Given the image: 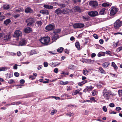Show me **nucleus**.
Returning <instances> with one entry per match:
<instances>
[{
    "mask_svg": "<svg viewBox=\"0 0 122 122\" xmlns=\"http://www.w3.org/2000/svg\"><path fill=\"white\" fill-rule=\"evenodd\" d=\"M6 76L7 78H9L12 77V74L11 73H7L6 74Z\"/></svg>",
    "mask_w": 122,
    "mask_h": 122,
    "instance_id": "29",
    "label": "nucleus"
},
{
    "mask_svg": "<svg viewBox=\"0 0 122 122\" xmlns=\"http://www.w3.org/2000/svg\"><path fill=\"white\" fill-rule=\"evenodd\" d=\"M43 7L47 9H51L53 8V6L51 5H49L45 4L43 5Z\"/></svg>",
    "mask_w": 122,
    "mask_h": 122,
    "instance_id": "17",
    "label": "nucleus"
},
{
    "mask_svg": "<svg viewBox=\"0 0 122 122\" xmlns=\"http://www.w3.org/2000/svg\"><path fill=\"white\" fill-rule=\"evenodd\" d=\"M79 90H75V92H73L72 93V94L73 95H76L77 94H79Z\"/></svg>",
    "mask_w": 122,
    "mask_h": 122,
    "instance_id": "36",
    "label": "nucleus"
},
{
    "mask_svg": "<svg viewBox=\"0 0 122 122\" xmlns=\"http://www.w3.org/2000/svg\"><path fill=\"white\" fill-rule=\"evenodd\" d=\"M59 38V36L57 34H55L53 35L52 37V42L54 41H55L56 40Z\"/></svg>",
    "mask_w": 122,
    "mask_h": 122,
    "instance_id": "11",
    "label": "nucleus"
},
{
    "mask_svg": "<svg viewBox=\"0 0 122 122\" xmlns=\"http://www.w3.org/2000/svg\"><path fill=\"white\" fill-rule=\"evenodd\" d=\"M89 72L87 69H84L83 70V74L85 76L87 75L88 73Z\"/></svg>",
    "mask_w": 122,
    "mask_h": 122,
    "instance_id": "25",
    "label": "nucleus"
},
{
    "mask_svg": "<svg viewBox=\"0 0 122 122\" xmlns=\"http://www.w3.org/2000/svg\"><path fill=\"white\" fill-rule=\"evenodd\" d=\"M29 78V79H30L32 80L34 79H35V77H34V76L32 75H30V76Z\"/></svg>",
    "mask_w": 122,
    "mask_h": 122,
    "instance_id": "51",
    "label": "nucleus"
},
{
    "mask_svg": "<svg viewBox=\"0 0 122 122\" xmlns=\"http://www.w3.org/2000/svg\"><path fill=\"white\" fill-rule=\"evenodd\" d=\"M26 22L28 23L27 24V26L32 25L34 23L35 20L34 18L30 17L27 19Z\"/></svg>",
    "mask_w": 122,
    "mask_h": 122,
    "instance_id": "4",
    "label": "nucleus"
},
{
    "mask_svg": "<svg viewBox=\"0 0 122 122\" xmlns=\"http://www.w3.org/2000/svg\"><path fill=\"white\" fill-rule=\"evenodd\" d=\"M36 24L38 25V27L41 26L42 24V22L40 21H37Z\"/></svg>",
    "mask_w": 122,
    "mask_h": 122,
    "instance_id": "26",
    "label": "nucleus"
},
{
    "mask_svg": "<svg viewBox=\"0 0 122 122\" xmlns=\"http://www.w3.org/2000/svg\"><path fill=\"white\" fill-rule=\"evenodd\" d=\"M107 10L105 8H103L100 11L99 14L101 15H103L106 14Z\"/></svg>",
    "mask_w": 122,
    "mask_h": 122,
    "instance_id": "18",
    "label": "nucleus"
},
{
    "mask_svg": "<svg viewBox=\"0 0 122 122\" xmlns=\"http://www.w3.org/2000/svg\"><path fill=\"white\" fill-rule=\"evenodd\" d=\"M61 31V30L60 29H56L54 31V33H58Z\"/></svg>",
    "mask_w": 122,
    "mask_h": 122,
    "instance_id": "34",
    "label": "nucleus"
},
{
    "mask_svg": "<svg viewBox=\"0 0 122 122\" xmlns=\"http://www.w3.org/2000/svg\"><path fill=\"white\" fill-rule=\"evenodd\" d=\"M21 35V32L19 30H16L15 32L14 36L16 37H18Z\"/></svg>",
    "mask_w": 122,
    "mask_h": 122,
    "instance_id": "8",
    "label": "nucleus"
},
{
    "mask_svg": "<svg viewBox=\"0 0 122 122\" xmlns=\"http://www.w3.org/2000/svg\"><path fill=\"white\" fill-rule=\"evenodd\" d=\"M40 13L43 15H48L49 14L48 11L47 10H41L40 11Z\"/></svg>",
    "mask_w": 122,
    "mask_h": 122,
    "instance_id": "13",
    "label": "nucleus"
},
{
    "mask_svg": "<svg viewBox=\"0 0 122 122\" xmlns=\"http://www.w3.org/2000/svg\"><path fill=\"white\" fill-rule=\"evenodd\" d=\"M51 97L54 98L56 100H59L60 99V98L58 97H56L55 96H51Z\"/></svg>",
    "mask_w": 122,
    "mask_h": 122,
    "instance_id": "49",
    "label": "nucleus"
},
{
    "mask_svg": "<svg viewBox=\"0 0 122 122\" xmlns=\"http://www.w3.org/2000/svg\"><path fill=\"white\" fill-rule=\"evenodd\" d=\"M58 5H60L61 7V8L65 7L66 6L65 4H60V5L58 4Z\"/></svg>",
    "mask_w": 122,
    "mask_h": 122,
    "instance_id": "45",
    "label": "nucleus"
},
{
    "mask_svg": "<svg viewBox=\"0 0 122 122\" xmlns=\"http://www.w3.org/2000/svg\"><path fill=\"white\" fill-rule=\"evenodd\" d=\"M74 28H78V23H76L74 24L73 26Z\"/></svg>",
    "mask_w": 122,
    "mask_h": 122,
    "instance_id": "41",
    "label": "nucleus"
},
{
    "mask_svg": "<svg viewBox=\"0 0 122 122\" xmlns=\"http://www.w3.org/2000/svg\"><path fill=\"white\" fill-rule=\"evenodd\" d=\"M122 50V46L118 47L117 50V51L118 52Z\"/></svg>",
    "mask_w": 122,
    "mask_h": 122,
    "instance_id": "44",
    "label": "nucleus"
},
{
    "mask_svg": "<svg viewBox=\"0 0 122 122\" xmlns=\"http://www.w3.org/2000/svg\"><path fill=\"white\" fill-rule=\"evenodd\" d=\"M73 1L75 3H76L77 2H81V0H73Z\"/></svg>",
    "mask_w": 122,
    "mask_h": 122,
    "instance_id": "63",
    "label": "nucleus"
},
{
    "mask_svg": "<svg viewBox=\"0 0 122 122\" xmlns=\"http://www.w3.org/2000/svg\"><path fill=\"white\" fill-rule=\"evenodd\" d=\"M98 71L99 72H100L102 73H105L102 67L99 68Z\"/></svg>",
    "mask_w": 122,
    "mask_h": 122,
    "instance_id": "27",
    "label": "nucleus"
},
{
    "mask_svg": "<svg viewBox=\"0 0 122 122\" xmlns=\"http://www.w3.org/2000/svg\"><path fill=\"white\" fill-rule=\"evenodd\" d=\"M89 4L92 7L95 8L98 5V3L96 0H91L89 2Z\"/></svg>",
    "mask_w": 122,
    "mask_h": 122,
    "instance_id": "5",
    "label": "nucleus"
},
{
    "mask_svg": "<svg viewBox=\"0 0 122 122\" xmlns=\"http://www.w3.org/2000/svg\"><path fill=\"white\" fill-rule=\"evenodd\" d=\"M14 75L16 77H18L19 75V74L17 72H15L14 73Z\"/></svg>",
    "mask_w": 122,
    "mask_h": 122,
    "instance_id": "52",
    "label": "nucleus"
},
{
    "mask_svg": "<svg viewBox=\"0 0 122 122\" xmlns=\"http://www.w3.org/2000/svg\"><path fill=\"white\" fill-rule=\"evenodd\" d=\"M24 30L25 33H29L32 31V29L30 27H27L24 29Z\"/></svg>",
    "mask_w": 122,
    "mask_h": 122,
    "instance_id": "19",
    "label": "nucleus"
},
{
    "mask_svg": "<svg viewBox=\"0 0 122 122\" xmlns=\"http://www.w3.org/2000/svg\"><path fill=\"white\" fill-rule=\"evenodd\" d=\"M36 53V51L34 50H32L31 51L30 53V55H33Z\"/></svg>",
    "mask_w": 122,
    "mask_h": 122,
    "instance_id": "40",
    "label": "nucleus"
},
{
    "mask_svg": "<svg viewBox=\"0 0 122 122\" xmlns=\"http://www.w3.org/2000/svg\"><path fill=\"white\" fill-rule=\"evenodd\" d=\"M10 7V6L9 5H4V8L6 10L8 9Z\"/></svg>",
    "mask_w": 122,
    "mask_h": 122,
    "instance_id": "38",
    "label": "nucleus"
},
{
    "mask_svg": "<svg viewBox=\"0 0 122 122\" xmlns=\"http://www.w3.org/2000/svg\"><path fill=\"white\" fill-rule=\"evenodd\" d=\"M20 82L21 84H23L24 83L25 81L24 80L21 79L20 81Z\"/></svg>",
    "mask_w": 122,
    "mask_h": 122,
    "instance_id": "57",
    "label": "nucleus"
},
{
    "mask_svg": "<svg viewBox=\"0 0 122 122\" xmlns=\"http://www.w3.org/2000/svg\"><path fill=\"white\" fill-rule=\"evenodd\" d=\"M8 68L6 67H1L0 68L1 71H5L7 70Z\"/></svg>",
    "mask_w": 122,
    "mask_h": 122,
    "instance_id": "33",
    "label": "nucleus"
},
{
    "mask_svg": "<svg viewBox=\"0 0 122 122\" xmlns=\"http://www.w3.org/2000/svg\"><path fill=\"white\" fill-rule=\"evenodd\" d=\"M50 40V38L49 37L46 36L41 39L40 41L42 44L47 45L49 44Z\"/></svg>",
    "mask_w": 122,
    "mask_h": 122,
    "instance_id": "2",
    "label": "nucleus"
},
{
    "mask_svg": "<svg viewBox=\"0 0 122 122\" xmlns=\"http://www.w3.org/2000/svg\"><path fill=\"white\" fill-rule=\"evenodd\" d=\"M122 25V21L119 20H117L114 23V26L116 29L118 28Z\"/></svg>",
    "mask_w": 122,
    "mask_h": 122,
    "instance_id": "3",
    "label": "nucleus"
},
{
    "mask_svg": "<svg viewBox=\"0 0 122 122\" xmlns=\"http://www.w3.org/2000/svg\"><path fill=\"white\" fill-rule=\"evenodd\" d=\"M16 104V102H14L10 104H8V105L9 106H10V105H14Z\"/></svg>",
    "mask_w": 122,
    "mask_h": 122,
    "instance_id": "61",
    "label": "nucleus"
},
{
    "mask_svg": "<svg viewBox=\"0 0 122 122\" xmlns=\"http://www.w3.org/2000/svg\"><path fill=\"white\" fill-rule=\"evenodd\" d=\"M4 16H0V21H2L4 19Z\"/></svg>",
    "mask_w": 122,
    "mask_h": 122,
    "instance_id": "47",
    "label": "nucleus"
},
{
    "mask_svg": "<svg viewBox=\"0 0 122 122\" xmlns=\"http://www.w3.org/2000/svg\"><path fill=\"white\" fill-rule=\"evenodd\" d=\"M63 48L62 47H60L58 48L57 50V51L61 53L62 51Z\"/></svg>",
    "mask_w": 122,
    "mask_h": 122,
    "instance_id": "37",
    "label": "nucleus"
},
{
    "mask_svg": "<svg viewBox=\"0 0 122 122\" xmlns=\"http://www.w3.org/2000/svg\"><path fill=\"white\" fill-rule=\"evenodd\" d=\"M73 9L76 10V11L79 12H81L82 11L80 9L79 7L78 6H76L74 7Z\"/></svg>",
    "mask_w": 122,
    "mask_h": 122,
    "instance_id": "20",
    "label": "nucleus"
},
{
    "mask_svg": "<svg viewBox=\"0 0 122 122\" xmlns=\"http://www.w3.org/2000/svg\"><path fill=\"white\" fill-rule=\"evenodd\" d=\"M10 22L11 21L10 19H8L4 21V23L6 25H7L10 23Z\"/></svg>",
    "mask_w": 122,
    "mask_h": 122,
    "instance_id": "22",
    "label": "nucleus"
},
{
    "mask_svg": "<svg viewBox=\"0 0 122 122\" xmlns=\"http://www.w3.org/2000/svg\"><path fill=\"white\" fill-rule=\"evenodd\" d=\"M55 28V26L54 25L49 24L46 26L45 29L46 30L48 31L53 30Z\"/></svg>",
    "mask_w": 122,
    "mask_h": 122,
    "instance_id": "6",
    "label": "nucleus"
},
{
    "mask_svg": "<svg viewBox=\"0 0 122 122\" xmlns=\"http://www.w3.org/2000/svg\"><path fill=\"white\" fill-rule=\"evenodd\" d=\"M44 66L45 67H47L48 66V64L46 62H45L44 63Z\"/></svg>",
    "mask_w": 122,
    "mask_h": 122,
    "instance_id": "55",
    "label": "nucleus"
},
{
    "mask_svg": "<svg viewBox=\"0 0 122 122\" xmlns=\"http://www.w3.org/2000/svg\"><path fill=\"white\" fill-rule=\"evenodd\" d=\"M58 69L57 68H55L54 70V72L56 73H57L58 72Z\"/></svg>",
    "mask_w": 122,
    "mask_h": 122,
    "instance_id": "60",
    "label": "nucleus"
},
{
    "mask_svg": "<svg viewBox=\"0 0 122 122\" xmlns=\"http://www.w3.org/2000/svg\"><path fill=\"white\" fill-rule=\"evenodd\" d=\"M73 65H70L68 67V68L70 69H72L73 67Z\"/></svg>",
    "mask_w": 122,
    "mask_h": 122,
    "instance_id": "64",
    "label": "nucleus"
},
{
    "mask_svg": "<svg viewBox=\"0 0 122 122\" xmlns=\"http://www.w3.org/2000/svg\"><path fill=\"white\" fill-rule=\"evenodd\" d=\"M55 12L57 15H61L62 13V10H61L60 8H58L55 10Z\"/></svg>",
    "mask_w": 122,
    "mask_h": 122,
    "instance_id": "15",
    "label": "nucleus"
},
{
    "mask_svg": "<svg viewBox=\"0 0 122 122\" xmlns=\"http://www.w3.org/2000/svg\"><path fill=\"white\" fill-rule=\"evenodd\" d=\"M118 9L114 7H112L111 10L110 14L111 15H113L115 14L118 11Z\"/></svg>",
    "mask_w": 122,
    "mask_h": 122,
    "instance_id": "7",
    "label": "nucleus"
},
{
    "mask_svg": "<svg viewBox=\"0 0 122 122\" xmlns=\"http://www.w3.org/2000/svg\"><path fill=\"white\" fill-rule=\"evenodd\" d=\"M71 10L67 8L65 9L62 10V13L64 14L69 13L70 12Z\"/></svg>",
    "mask_w": 122,
    "mask_h": 122,
    "instance_id": "16",
    "label": "nucleus"
},
{
    "mask_svg": "<svg viewBox=\"0 0 122 122\" xmlns=\"http://www.w3.org/2000/svg\"><path fill=\"white\" fill-rule=\"evenodd\" d=\"M75 45L76 47L78 50H79L81 49L80 47L79 43V42H76Z\"/></svg>",
    "mask_w": 122,
    "mask_h": 122,
    "instance_id": "24",
    "label": "nucleus"
},
{
    "mask_svg": "<svg viewBox=\"0 0 122 122\" xmlns=\"http://www.w3.org/2000/svg\"><path fill=\"white\" fill-rule=\"evenodd\" d=\"M26 43V41L24 39H22L19 42V45L20 46H23L25 45Z\"/></svg>",
    "mask_w": 122,
    "mask_h": 122,
    "instance_id": "14",
    "label": "nucleus"
},
{
    "mask_svg": "<svg viewBox=\"0 0 122 122\" xmlns=\"http://www.w3.org/2000/svg\"><path fill=\"white\" fill-rule=\"evenodd\" d=\"M99 42L101 44H102L103 43V40L102 39H100L99 40Z\"/></svg>",
    "mask_w": 122,
    "mask_h": 122,
    "instance_id": "62",
    "label": "nucleus"
},
{
    "mask_svg": "<svg viewBox=\"0 0 122 122\" xmlns=\"http://www.w3.org/2000/svg\"><path fill=\"white\" fill-rule=\"evenodd\" d=\"M110 64V63L108 62H105L102 64V66L103 67L106 68L108 67Z\"/></svg>",
    "mask_w": 122,
    "mask_h": 122,
    "instance_id": "21",
    "label": "nucleus"
},
{
    "mask_svg": "<svg viewBox=\"0 0 122 122\" xmlns=\"http://www.w3.org/2000/svg\"><path fill=\"white\" fill-rule=\"evenodd\" d=\"M116 110L117 111H119L122 110V108L119 107H117L116 108Z\"/></svg>",
    "mask_w": 122,
    "mask_h": 122,
    "instance_id": "53",
    "label": "nucleus"
},
{
    "mask_svg": "<svg viewBox=\"0 0 122 122\" xmlns=\"http://www.w3.org/2000/svg\"><path fill=\"white\" fill-rule=\"evenodd\" d=\"M112 66L114 67L115 70H116L117 68V66L115 64L114 62H112Z\"/></svg>",
    "mask_w": 122,
    "mask_h": 122,
    "instance_id": "31",
    "label": "nucleus"
},
{
    "mask_svg": "<svg viewBox=\"0 0 122 122\" xmlns=\"http://www.w3.org/2000/svg\"><path fill=\"white\" fill-rule=\"evenodd\" d=\"M90 100L93 101L94 102H96V101L95 100V99L94 97H92L90 98Z\"/></svg>",
    "mask_w": 122,
    "mask_h": 122,
    "instance_id": "50",
    "label": "nucleus"
},
{
    "mask_svg": "<svg viewBox=\"0 0 122 122\" xmlns=\"http://www.w3.org/2000/svg\"><path fill=\"white\" fill-rule=\"evenodd\" d=\"M118 94L120 96L122 95V90H119L118 91Z\"/></svg>",
    "mask_w": 122,
    "mask_h": 122,
    "instance_id": "46",
    "label": "nucleus"
},
{
    "mask_svg": "<svg viewBox=\"0 0 122 122\" xmlns=\"http://www.w3.org/2000/svg\"><path fill=\"white\" fill-rule=\"evenodd\" d=\"M98 12L96 11H91L88 13V15L92 17L95 16L98 14Z\"/></svg>",
    "mask_w": 122,
    "mask_h": 122,
    "instance_id": "9",
    "label": "nucleus"
},
{
    "mask_svg": "<svg viewBox=\"0 0 122 122\" xmlns=\"http://www.w3.org/2000/svg\"><path fill=\"white\" fill-rule=\"evenodd\" d=\"M25 12L27 13H31L33 12V10L30 7H27L25 9Z\"/></svg>",
    "mask_w": 122,
    "mask_h": 122,
    "instance_id": "12",
    "label": "nucleus"
},
{
    "mask_svg": "<svg viewBox=\"0 0 122 122\" xmlns=\"http://www.w3.org/2000/svg\"><path fill=\"white\" fill-rule=\"evenodd\" d=\"M109 106L112 107H114V104L113 103H111L109 104Z\"/></svg>",
    "mask_w": 122,
    "mask_h": 122,
    "instance_id": "56",
    "label": "nucleus"
},
{
    "mask_svg": "<svg viewBox=\"0 0 122 122\" xmlns=\"http://www.w3.org/2000/svg\"><path fill=\"white\" fill-rule=\"evenodd\" d=\"M78 23V28H81L83 27L85 25H84L82 23Z\"/></svg>",
    "mask_w": 122,
    "mask_h": 122,
    "instance_id": "35",
    "label": "nucleus"
},
{
    "mask_svg": "<svg viewBox=\"0 0 122 122\" xmlns=\"http://www.w3.org/2000/svg\"><path fill=\"white\" fill-rule=\"evenodd\" d=\"M109 5H110L109 3L106 2L103 3L102 5V6L103 7H108Z\"/></svg>",
    "mask_w": 122,
    "mask_h": 122,
    "instance_id": "32",
    "label": "nucleus"
},
{
    "mask_svg": "<svg viewBox=\"0 0 122 122\" xmlns=\"http://www.w3.org/2000/svg\"><path fill=\"white\" fill-rule=\"evenodd\" d=\"M11 37V34L9 33L5 36L4 39L5 41H6L9 40Z\"/></svg>",
    "mask_w": 122,
    "mask_h": 122,
    "instance_id": "10",
    "label": "nucleus"
},
{
    "mask_svg": "<svg viewBox=\"0 0 122 122\" xmlns=\"http://www.w3.org/2000/svg\"><path fill=\"white\" fill-rule=\"evenodd\" d=\"M105 56V53L103 52H100L98 54L97 56L98 57H100L102 56Z\"/></svg>",
    "mask_w": 122,
    "mask_h": 122,
    "instance_id": "23",
    "label": "nucleus"
},
{
    "mask_svg": "<svg viewBox=\"0 0 122 122\" xmlns=\"http://www.w3.org/2000/svg\"><path fill=\"white\" fill-rule=\"evenodd\" d=\"M57 111L55 109H54L52 111L51 113V115H53L55 114L57 112Z\"/></svg>",
    "mask_w": 122,
    "mask_h": 122,
    "instance_id": "39",
    "label": "nucleus"
},
{
    "mask_svg": "<svg viewBox=\"0 0 122 122\" xmlns=\"http://www.w3.org/2000/svg\"><path fill=\"white\" fill-rule=\"evenodd\" d=\"M97 91L95 90L93 91L92 92V94L93 96H95L96 94Z\"/></svg>",
    "mask_w": 122,
    "mask_h": 122,
    "instance_id": "43",
    "label": "nucleus"
},
{
    "mask_svg": "<svg viewBox=\"0 0 122 122\" xmlns=\"http://www.w3.org/2000/svg\"><path fill=\"white\" fill-rule=\"evenodd\" d=\"M13 68L15 69H17V65L16 64H15L13 66Z\"/></svg>",
    "mask_w": 122,
    "mask_h": 122,
    "instance_id": "59",
    "label": "nucleus"
},
{
    "mask_svg": "<svg viewBox=\"0 0 122 122\" xmlns=\"http://www.w3.org/2000/svg\"><path fill=\"white\" fill-rule=\"evenodd\" d=\"M102 109L105 112H106L107 111V108L106 106H104L103 107Z\"/></svg>",
    "mask_w": 122,
    "mask_h": 122,
    "instance_id": "48",
    "label": "nucleus"
},
{
    "mask_svg": "<svg viewBox=\"0 0 122 122\" xmlns=\"http://www.w3.org/2000/svg\"><path fill=\"white\" fill-rule=\"evenodd\" d=\"M15 12H20L21 11H23L22 10L20 9H15Z\"/></svg>",
    "mask_w": 122,
    "mask_h": 122,
    "instance_id": "42",
    "label": "nucleus"
},
{
    "mask_svg": "<svg viewBox=\"0 0 122 122\" xmlns=\"http://www.w3.org/2000/svg\"><path fill=\"white\" fill-rule=\"evenodd\" d=\"M74 114L73 113H71V112H69L66 114V115L67 117H69L72 116Z\"/></svg>",
    "mask_w": 122,
    "mask_h": 122,
    "instance_id": "30",
    "label": "nucleus"
},
{
    "mask_svg": "<svg viewBox=\"0 0 122 122\" xmlns=\"http://www.w3.org/2000/svg\"><path fill=\"white\" fill-rule=\"evenodd\" d=\"M93 36L94 38L96 39H97L98 38V35H97L94 34L93 35Z\"/></svg>",
    "mask_w": 122,
    "mask_h": 122,
    "instance_id": "54",
    "label": "nucleus"
},
{
    "mask_svg": "<svg viewBox=\"0 0 122 122\" xmlns=\"http://www.w3.org/2000/svg\"><path fill=\"white\" fill-rule=\"evenodd\" d=\"M93 88V87H92V86H87L86 87V89L87 91L89 92L92 90Z\"/></svg>",
    "mask_w": 122,
    "mask_h": 122,
    "instance_id": "28",
    "label": "nucleus"
},
{
    "mask_svg": "<svg viewBox=\"0 0 122 122\" xmlns=\"http://www.w3.org/2000/svg\"><path fill=\"white\" fill-rule=\"evenodd\" d=\"M103 95L106 100H108L109 99L110 95L114 96L115 94L112 93L110 90H108L107 88H105L103 91Z\"/></svg>",
    "mask_w": 122,
    "mask_h": 122,
    "instance_id": "1",
    "label": "nucleus"
},
{
    "mask_svg": "<svg viewBox=\"0 0 122 122\" xmlns=\"http://www.w3.org/2000/svg\"><path fill=\"white\" fill-rule=\"evenodd\" d=\"M14 80L12 79H11L9 81L8 83L10 84L13 83L14 82Z\"/></svg>",
    "mask_w": 122,
    "mask_h": 122,
    "instance_id": "58",
    "label": "nucleus"
}]
</instances>
